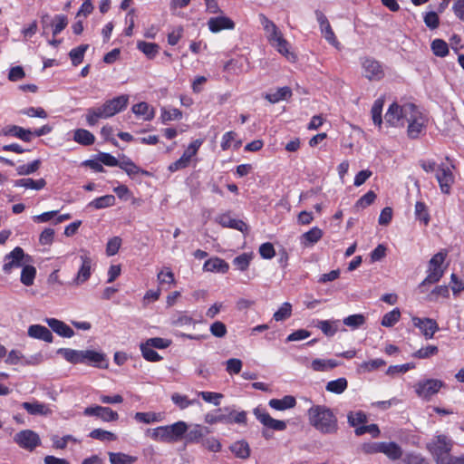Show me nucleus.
<instances>
[{
  "label": "nucleus",
  "instance_id": "nucleus-13",
  "mask_svg": "<svg viewBox=\"0 0 464 464\" xmlns=\"http://www.w3.org/2000/svg\"><path fill=\"white\" fill-rule=\"evenodd\" d=\"M436 179L442 193L450 194L451 186L454 183V175L449 166L440 164L437 167Z\"/></svg>",
  "mask_w": 464,
  "mask_h": 464
},
{
  "label": "nucleus",
  "instance_id": "nucleus-5",
  "mask_svg": "<svg viewBox=\"0 0 464 464\" xmlns=\"http://www.w3.org/2000/svg\"><path fill=\"white\" fill-rule=\"evenodd\" d=\"M412 105L413 103L410 102L403 105L393 102L385 113V122L392 127H404L407 121L406 118L410 117L412 111Z\"/></svg>",
  "mask_w": 464,
  "mask_h": 464
},
{
  "label": "nucleus",
  "instance_id": "nucleus-29",
  "mask_svg": "<svg viewBox=\"0 0 464 464\" xmlns=\"http://www.w3.org/2000/svg\"><path fill=\"white\" fill-rule=\"evenodd\" d=\"M258 19L260 24L263 26V29L266 33L267 40H272L275 36L281 33L276 24L268 19L264 14H258Z\"/></svg>",
  "mask_w": 464,
  "mask_h": 464
},
{
  "label": "nucleus",
  "instance_id": "nucleus-22",
  "mask_svg": "<svg viewBox=\"0 0 464 464\" xmlns=\"http://www.w3.org/2000/svg\"><path fill=\"white\" fill-rule=\"evenodd\" d=\"M48 326L62 337L71 338L74 335L73 330L63 321L55 318H46Z\"/></svg>",
  "mask_w": 464,
  "mask_h": 464
},
{
  "label": "nucleus",
  "instance_id": "nucleus-31",
  "mask_svg": "<svg viewBox=\"0 0 464 464\" xmlns=\"http://www.w3.org/2000/svg\"><path fill=\"white\" fill-rule=\"evenodd\" d=\"M232 414H223L221 413V409L217 410L215 412H208L205 415L204 420L208 424H215L218 422H223L227 424L232 423Z\"/></svg>",
  "mask_w": 464,
  "mask_h": 464
},
{
  "label": "nucleus",
  "instance_id": "nucleus-55",
  "mask_svg": "<svg viewBox=\"0 0 464 464\" xmlns=\"http://www.w3.org/2000/svg\"><path fill=\"white\" fill-rule=\"evenodd\" d=\"M41 161L35 160L29 164H24L16 168L17 174L20 176H26L34 173L39 169Z\"/></svg>",
  "mask_w": 464,
  "mask_h": 464
},
{
  "label": "nucleus",
  "instance_id": "nucleus-11",
  "mask_svg": "<svg viewBox=\"0 0 464 464\" xmlns=\"http://www.w3.org/2000/svg\"><path fill=\"white\" fill-rule=\"evenodd\" d=\"M14 440L21 448L29 451L34 450L41 443L39 435L31 430H24L17 432L14 437Z\"/></svg>",
  "mask_w": 464,
  "mask_h": 464
},
{
  "label": "nucleus",
  "instance_id": "nucleus-7",
  "mask_svg": "<svg viewBox=\"0 0 464 464\" xmlns=\"http://www.w3.org/2000/svg\"><path fill=\"white\" fill-rule=\"evenodd\" d=\"M410 117L406 118L408 124V136L416 139L425 130L428 119L416 105H412V111Z\"/></svg>",
  "mask_w": 464,
  "mask_h": 464
},
{
  "label": "nucleus",
  "instance_id": "nucleus-26",
  "mask_svg": "<svg viewBox=\"0 0 464 464\" xmlns=\"http://www.w3.org/2000/svg\"><path fill=\"white\" fill-rule=\"evenodd\" d=\"M4 135H9L16 137L25 142H29L32 140L33 132L29 129H24L16 125L7 126L3 130Z\"/></svg>",
  "mask_w": 464,
  "mask_h": 464
},
{
  "label": "nucleus",
  "instance_id": "nucleus-6",
  "mask_svg": "<svg viewBox=\"0 0 464 464\" xmlns=\"http://www.w3.org/2000/svg\"><path fill=\"white\" fill-rule=\"evenodd\" d=\"M31 261L32 257L26 255L22 247L16 246L5 256L3 271L5 274L10 275L14 269L23 268Z\"/></svg>",
  "mask_w": 464,
  "mask_h": 464
},
{
  "label": "nucleus",
  "instance_id": "nucleus-60",
  "mask_svg": "<svg viewBox=\"0 0 464 464\" xmlns=\"http://www.w3.org/2000/svg\"><path fill=\"white\" fill-rule=\"evenodd\" d=\"M383 107V100L377 99L372 107V117L374 124L381 126L382 122V111Z\"/></svg>",
  "mask_w": 464,
  "mask_h": 464
},
{
  "label": "nucleus",
  "instance_id": "nucleus-25",
  "mask_svg": "<svg viewBox=\"0 0 464 464\" xmlns=\"http://www.w3.org/2000/svg\"><path fill=\"white\" fill-rule=\"evenodd\" d=\"M292 90L287 86H284L273 92L266 93L264 95V98L267 100L270 103L275 104L282 101H287L292 97Z\"/></svg>",
  "mask_w": 464,
  "mask_h": 464
},
{
  "label": "nucleus",
  "instance_id": "nucleus-62",
  "mask_svg": "<svg viewBox=\"0 0 464 464\" xmlns=\"http://www.w3.org/2000/svg\"><path fill=\"white\" fill-rule=\"evenodd\" d=\"M348 423L353 427H360L359 425L364 424L367 421V417L362 411H352L347 416Z\"/></svg>",
  "mask_w": 464,
  "mask_h": 464
},
{
  "label": "nucleus",
  "instance_id": "nucleus-53",
  "mask_svg": "<svg viewBox=\"0 0 464 464\" xmlns=\"http://www.w3.org/2000/svg\"><path fill=\"white\" fill-rule=\"evenodd\" d=\"M430 47L436 56L444 57L449 53L448 44L441 39L433 40Z\"/></svg>",
  "mask_w": 464,
  "mask_h": 464
},
{
  "label": "nucleus",
  "instance_id": "nucleus-9",
  "mask_svg": "<svg viewBox=\"0 0 464 464\" xmlns=\"http://www.w3.org/2000/svg\"><path fill=\"white\" fill-rule=\"evenodd\" d=\"M362 75L369 81H381L385 73L382 63L372 57L361 58Z\"/></svg>",
  "mask_w": 464,
  "mask_h": 464
},
{
  "label": "nucleus",
  "instance_id": "nucleus-10",
  "mask_svg": "<svg viewBox=\"0 0 464 464\" xmlns=\"http://www.w3.org/2000/svg\"><path fill=\"white\" fill-rule=\"evenodd\" d=\"M202 142V140H195L194 141H192L185 150L182 156L178 160L174 161L169 166V170L171 172H175L179 169L187 168L189 165L192 157H194L197 154Z\"/></svg>",
  "mask_w": 464,
  "mask_h": 464
},
{
  "label": "nucleus",
  "instance_id": "nucleus-35",
  "mask_svg": "<svg viewBox=\"0 0 464 464\" xmlns=\"http://www.w3.org/2000/svg\"><path fill=\"white\" fill-rule=\"evenodd\" d=\"M131 110L136 116H142L144 121H151L155 116L154 109L144 102L134 104Z\"/></svg>",
  "mask_w": 464,
  "mask_h": 464
},
{
  "label": "nucleus",
  "instance_id": "nucleus-61",
  "mask_svg": "<svg viewBox=\"0 0 464 464\" xmlns=\"http://www.w3.org/2000/svg\"><path fill=\"white\" fill-rule=\"evenodd\" d=\"M171 401L181 410H184L196 403L195 400H189L186 395H182L177 392L172 394Z\"/></svg>",
  "mask_w": 464,
  "mask_h": 464
},
{
  "label": "nucleus",
  "instance_id": "nucleus-43",
  "mask_svg": "<svg viewBox=\"0 0 464 464\" xmlns=\"http://www.w3.org/2000/svg\"><path fill=\"white\" fill-rule=\"evenodd\" d=\"M119 168L124 170L129 176H134L139 173L149 175L148 171L140 169L132 160L128 158H124L120 161Z\"/></svg>",
  "mask_w": 464,
  "mask_h": 464
},
{
  "label": "nucleus",
  "instance_id": "nucleus-36",
  "mask_svg": "<svg viewBox=\"0 0 464 464\" xmlns=\"http://www.w3.org/2000/svg\"><path fill=\"white\" fill-rule=\"evenodd\" d=\"M339 320H322L318 321L316 327L319 328L326 336H334L339 330Z\"/></svg>",
  "mask_w": 464,
  "mask_h": 464
},
{
  "label": "nucleus",
  "instance_id": "nucleus-28",
  "mask_svg": "<svg viewBox=\"0 0 464 464\" xmlns=\"http://www.w3.org/2000/svg\"><path fill=\"white\" fill-rule=\"evenodd\" d=\"M22 407L31 415H43L46 416L52 413L50 408L39 401L23 402Z\"/></svg>",
  "mask_w": 464,
  "mask_h": 464
},
{
  "label": "nucleus",
  "instance_id": "nucleus-16",
  "mask_svg": "<svg viewBox=\"0 0 464 464\" xmlns=\"http://www.w3.org/2000/svg\"><path fill=\"white\" fill-rule=\"evenodd\" d=\"M129 102V96L126 94L120 95L111 100L106 101L102 105L108 117H112L118 112L123 111Z\"/></svg>",
  "mask_w": 464,
  "mask_h": 464
},
{
  "label": "nucleus",
  "instance_id": "nucleus-23",
  "mask_svg": "<svg viewBox=\"0 0 464 464\" xmlns=\"http://www.w3.org/2000/svg\"><path fill=\"white\" fill-rule=\"evenodd\" d=\"M28 335L34 339H39L42 341H44L46 343H52L53 342V334L51 331L41 324H33L30 325L28 328Z\"/></svg>",
  "mask_w": 464,
  "mask_h": 464
},
{
  "label": "nucleus",
  "instance_id": "nucleus-12",
  "mask_svg": "<svg viewBox=\"0 0 464 464\" xmlns=\"http://www.w3.org/2000/svg\"><path fill=\"white\" fill-rule=\"evenodd\" d=\"M444 385L443 382L437 379H428L415 384V392L422 399H430L436 394Z\"/></svg>",
  "mask_w": 464,
  "mask_h": 464
},
{
  "label": "nucleus",
  "instance_id": "nucleus-38",
  "mask_svg": "<svg viewBox=\"0 0 464 464\" xmlns=\"http://www.w3.org/2000/svg\"><path fill=\"white\" fill-rule=\"evenodd\" d=\"M382 453L392 460H397L402 456L401 448L395 442H382Z\"/></svg>",
  "mask_w": 464,
  "mask_h": 464
},
{
  "label": "nucleus",
  "instance_id": "nucleus-4",
  "mask_svg": "<svg viewBox=\"0 0 464 464\" xmlns=\"http://www.w3.org/2000/svg\"><path fill=\"white\" fill-rule=\"evenodd\" d=\"M452 440L445 435L435 436L428 444L427 449L433 456L437 464H446L451 456Z\"/></svg>",
  "mask_w": 464,
  "mask_h": 464
},
{
  "label": "nucleus",
  "instance_id": "nucleus-37",
  "mask_svg": "<svg viewBox=\"0 0 464 464\" xmlns=\"http://www.w3.org/2000/svg\"><path fill=\"white\" fill-rule=\"evenodd\" d=\"M14 185V187H23L25 188L40 190L45 187L46 181L44 179H39L34 180L30 178H25L15 180Z\"/></svg>",
  "mask_w": 464,
  "mask_h": 464
},
{
  "label": "nucleus",
  "instance_id": "nucleus-14",
  "mask_svg": "<svg viewBox=\"0 0 464 464\" xmlns=\"http://www.w3.org/2000/svg\"><path fill=\"white\" fill-rule=\"evenodd\" d=\"M412 323L415 327L420 329L427 340L431 339L435 333L439 331L437 322L431 318L413 317Z\"/></svg>",
  "mask_w": 464,
  "mask_h": 464
},
{
  "label": "nucleus",
  "instance_id": "nucleus-50",
  "mask_svg": "<svg viewBox=\"0 0 464 464\" xmlns=\"http://www.w3.org/2000/svg\"><path fill=\"white\" fill-rule=\"evenodd\" d=\"M140 349L143 358L148 362H155L162 359V357L156 351L153 350V347H151L146 343H140Z\"/></svg>",
  "mask_w": 464,
  "mask_h": 464
},
{
  "label": "nucleus",
  "instance_id": "nucleus-58",
  "mask_svg": "<svg viewBox=\"0 0 464 464\" xmlns=\"http://www.w3.org/2000/svg\"><path fill=\"white\" fill-rule=\"evenodd\" d=\"M90 437L102 441H113L117 439V436L114 433L102 429H95L92 430Z\"/></svg>",
  "mask_w": 464,
  "mask_h": 464
},
{
  "label": "nucleus",
  "instance_id": "nucleus-49",
  "mask_svg": "<svg viewBox=\"0 0 464 464\" xmlns=\"http://www.w3.org/2000/svg\"><path fill=\"white\" fill-rule=\"evenodd\" d=\"M58 353L62 354L63 358L73 364L81 363V351L79 350H73L70 348H61L57 352Z\"/></svg>",
  "mask_w": 464,
  "mask_h": 464
},
{
  "label": "nucleus",
  "instance_id": "nucleus-21",
  "mask_svg": "<svg viewBox=\"0 0 464 464\" xmlns=\"http://www.w3.org/2000/svg\"><path fill=\"white\" fill-rule=\"evenodd\" d=\"M81 363L91 364L95 367H101L102 362L106 361L105 354L93 350L81 351Z\"/></svg>",
  "mask_w": 464,
  "mask_h": 464
},
{
  "label": "nucleus",
  "instance_id": "nucleus-33",
  "mask_svg": "<svg viewBox=\"0 0 464 464\" xmlns=\"http://www.w3.org/2000/svg\"><path fill=\"white\" fill-rule=\"evenodd\" d=\"M269 406L277 411H285L295 406L296 401L295 397L286 395L283 399H272L268 402Z\"/></svg>",
  "mask_w": 464,
  "mask_h": 464
},
{
  "label": "nucleus",
  "instance_id": "nucleus-47",
  "mask_svg": "<svg viewBox=\"0 0 464 464\" xmlns=\"http://www.w3.org/2000/svg\"><path fill=\"white\" fill-rule=\"evenodd\" d=\"M366 322V318L362 314H355L345 317L343 323L345 326L352 330H356L362 326Z\"/></svg>",
  "mask_w": 464,
  "mask_h": 464
},
{
  "label": "nucleus",
  "instance_id": "nucleus-56",
  "mask_svg": "<svg viewBox=\"0 0 464 464\" xmlns=\"http://www.w3.org/2000/svg\"><path fill=\"white\" fill-rule=\"evenodd\" d=\"M292 314V304L288 302L284 303L274 314L273 318L276 322L285 321Z\"/></svg>",
  "mask_w": 464,
  "mask_h": 464
},
{
  "label": "nucleus",
  "instance_id": "nucleus-57",
  "mask_svg": "<svg viewBox=\"0 0 464 464\" xmlns=\"http://www.w3.org/2000/svg\"><path fill=\"white\" fill-rule=\"evenodd\" d=\"M182 118V112L176 108L172 109H161L160 119L163 123H166L170 121H176Z\"/></svg>",
  "mask_w": 464,
  "mask_h": 464
},
{
  "label": "nucleus",
  "instance_id": "nucleus-19",
  "mask_svg": "<svg viewBox=\"0 0 464 464\" xmlns=\"http://www.w3.org/2000/svg\"><path fill=\"white\" fill-rule=\"evenodd\" d=\"M208 428L203 427L199 424H194L190 430L188 429L184 435L186 444L199 443L204 439L205 434L208 433Z\"/></svg>",
  "mask_w": 464,
  "mask_h": 464
},
{
  "label": "nucleus",
  "instance_id": "nucleus-63",
  "mask_svg": "<svg viewBox=\"0 0 464 464\" xmlns=\"http://www.w3.org/2000/svg\"><path fill=\"white\" fill-rule=\"evenodd\" d=\"M198 395L201 397L206 402L219 406L220 400L223 398V394L213 392H198Z\"/></svg>",
  "mask_w": 464,
  "mask_h": 464
},
{
  "label": "nucleus",
  "instance_id": "nucleus-54",
  "mask_svg": "<svg viewBox=\"0 0 464 464\" xmlns=\"http://www.w3.org/2000/svg\"><path fill=\"white\" fill-rule=\"evenodd\" d=\"M400 318L401 311L398 308H395L383 315L381 324L384 327H392L399 322Z\"/></svg>",
  "mask_w": 464,
  "mask_h": 464
},
{
  "label": "nucleus",
  "instance_id": "nucleus-30",
  "mask_svg": "<svg viewBox=\"0 0 464 464\" xmlns=\"http://www.w3.org/2000/svg\"><path fill=\"white\" fill-rule=\"evenodd\" d=\"M164 413L163 412H153V411H148V412H136L134 415V419L138 422L145 423V424H151L155 422H160L164 420Z\"/></svg>",
  "mask_w": 464,
  "mask_h": 464
},
{
  "label": "nucleus",
  "instance_id": "nucleus-18",
  "mask_svg": "<svg viewBox=\"0 0 464 464\" xmlns=\"http://www.w3.org/2000/svg\"><path fill=\"white\" fill-rule=\"evenodd\" d=\"M216 221L224 227L234 228L241 232H245L248 228L243 220L233 218L229 213L218 216Z\"/></svg>",
  "mask_w": 464,
  "mask_h": 464
},
{
  "label": "nucleus",
  "instance_id": "nucleus-51",
  "mask_svg": "<svg viewBox=\"0 0 464 464\" xmlns=\"http://www.w3.org/2000/svg\"><path fill=\"white\" fill-rule=\"evenodd\" d=\"M88 47V44H82L70 51L69 56L72 60V65L77 66L82 62L84 53L87 51Z\"/></svg>",
  "mask_w": 464,
  "mask_h": 464
},
{
  "label": "nucleus",
  "instance_id": "nucleus-27",
  "mask_svg": "<svg viewBox=\"0 0 464 464\" xmlns=\"http://www.w3.org/2000/svg\"><path fill=\"white\" fill-rule=\"evenodd\" d=\"M229 265L219 257H213L207 260L203 266V270L207 272H215L225 274L228 271Z\"/></svg>",
  "mask_w": 464,
  "mask_h": 464
},
{
  "label": "nucleus",
  "instance_id": "nucleus-39",
  "mask_svg": "<svg viewBox=\"0 0 464 464\" xmlns=\"http://www.w3.org/2000/svg\"><path fill=\"white\" fill-rule=\"evenodd\" d=\"M229 449L239 459H246L250 456V448L246 440H237Z\"/></svg>",
  "mask_w": 464,
  "mask_h": 464
},
{
  "label": "nucleus",
  "instance_id": "nucleus-48",
  "mask_svg": "<svg viewBox=\"0 0 464 464\" xmlns=\"http://www.w3.org/2000/svg\"><path fill=\"white\" fill-rule=\"evenodd\" d=\"M347 385V380L343 377H341L336 380L328 382L325 389L327 392L341 394L346 390Z\"/></svg>",
  "mask_w": 464,
  "mask_h": 464
},
{
  "label": "nucleus",
  "instance_id": "nucleus-24",
  "mask_svg": "<svg viewBox=\"0 0 464 464\" xmlns=\"http://www.w3.org/2000/svg\"><path fill=\"white\" fill-rule=\"evenodd\" d=\"M268 42L278 53L285 56L288 60L295 58L294 54L289 51V44L284 38L282 32Z\"/></svg>",
  "mask_w": 464,
  "mask_h": 464
},
{
  "label": "nucleus",
  "instance_id": "nucleus-8",
  "mask_svg": "<svg viewBox=\"0 0 464 464\" xmlns=\"http://www.w3.org/2000/svg\"><path fill=\"white\" fill-rule=\"evenodd\" d=\"M79 257L82 264L75 277L72 279L71 283L72 285L75 286H79L90 279L93 266V260L90 256V253L87 252L86 250H81Z\"/></svg>",
  "mask_w": 464,
  "mask_h": 464
},
{
  "label": "nucleus",
  "instance_id": "nucleus-42",
  "mask_svg": "<svg viewBox=\"0 0 464 464\" xmlns=\"http://www.w3.org/2000/svg\"><path fill=\"white\" fill-rule=\"evenodd\" d=\"M323 237V231L317 227H314L309 231L303 234V244L305 246H313L317 243Z\"/></svg>",
  "mask_w": 464,
  "mask_h": 464
},
{
  "label": "nucleus",
  "instance_id": "nucleus-34",
  "mask_svg": "<svg viewBox=\"0 0 464 464\" xmlns=\"http://www.w3.org/2000/svg\"><path fill=\"white\" fill-rule=\"evenodd\" d=\"M85 117L86 121L90 126H94L100 119L109 118L106 111H104L103 105L88 109Z\"/></svg>",
  "mask_w": 464,
  "mask_h": 464
},
{
  "label": "nucleus",
  "instance_id": "nucleus-32",
  "mask_svg": "<svg viewBox=\"0 0 464 464\" xmlns=\"http://www.w3.org/2000/svg\"><path fill=\"white\" fill-rule=\"evenodd\" d=\"M341 363L333 359H314L311 362V368L314 372H328Z\"/></svg>",
  "mask_w": 464,
  "mask_h": 464
},
{
  "label": "nucleus",
  "instance_id": "nucleus-46",
  "mask_svg": "<svg viewBox=\"0 0 464 464\" xmlns=\"http://www.w3.org/2000/svg\"><path fill=\"white\" fill-rule=\"evenodd\" d=\"M137 48L149 59H153L159 53L160 46L155 43L138 42Z\"/></svg>",
  "mask_w": 464,
  "mask_h": 464
},
{
  "label": "nucleus",
  "instance_id": "nucleus-1",
  "mask_svg": "<svg viewBox=\"0 0 464 464\" xmlns=\"http://www.w3.org/2000/svg\"><path fill=\"white\" fill-rule=\"evenodd\" d=\"M311 426L324 435L335 434L338 430L337 418L331 409L324 405H314L307 411Z\"/></svg>",
  "mask_w": 464,
  "mask_h": 464
},
{
  "label": "nucleus",
  "instance_id": "nucleus-40",
  "mask_svg": "<svg viewBox=\"0 0 464 464\" xmlns=\"http://www.w3.org/2000/svg\"><path fill=\"white\" fill-rule=\"evenodd\" d=\"M73 140L81 145L89 146L93 144L95 137L92 132L85 129H77L74 131Z\"/></svg>",
  "mask_w": 464,
  "mask_h": 464
},
{
  "label": "nucleus",
  "instance_id": "nucleus-41",
  "mask_svg": "<svg viewBox=\"0 0 464 464\" xmlns=\"http://www.w3.org/2000/svg\"><path fill=\"white\" fill-rule=\"evenodd\" d=\"M108 455L111 464H133L137 461V457L122 452H109Z\"/></svg>",
  "mask_w": 464,
  "mask_h": 464
},
{
  "label": "nucleus",
  "instance_id": "nucleus-52",
  "mask_svg": "<svg viewBox=\"0 0 464 464\" xmlns=\"http://www.w3.org/2000/svg\"><path fill=\"white\" fill-rule=\"evenodd\" d=\"M386 364V362L382 359H374L367 362H363L359 366V371L362 372H370L379 369Z\"/></svg>",
  "mask_w": 464,
  "mask_h": 464
},
{
  "label": "nucleus",
  "instance_id": "nucleus-44",
  "mask_svg": "<svg viewBox=\"0 0 464 464\" xmlns=\"http://www.w3.org/2000/svg\"><path fill=\"white\" fill-rule=\"evenodd\" d=\"M36 276V269L31 266L30 263L24 266L21 272V283L26 286H30L34 284Z\"/></svg>",
  "mask_w": 464,
  "mask_h": 464
},
{
  "label": "nucleus",
  "instance_id": "nucleus-2",
  "mask_svg": "<svg viewBox=\"0 0 464 464\" xmlns=\"http://www.w3.org/2000/svg\"><path fill=\"white\" fill-rule=\"evenodd\" d=\"M188 425L183 420L177 421L170 425L159 426L154 429H148L146 434L153 440L173 443L183 439Z\"/></svg>",
  "mask_w": 464,
  "mask_h": 464
},
{
  "label": "nucleus",
  "instance_id": "nucleus-45",
  "mask_svg": "<svg viewBox=\"0 0 464 464\" xmlns=\"http://www.w3.org/2000/svg\"><path fill=\"white\" fill-rule=\"evenodd\" d=\"M115 204V197L113 195H105L97 198L88 204V207L95 209H102L108 207H111Z\"/></svg>",
  "mask_w": 464,
  "mask_h": 464
},
{
  "label": "nucleus",
  "instance_id": "nucleus-17",
  "mask_svg": "<svg viewBox=\"0 0 464 464\" xmlns=\"http://www.w3.org/2000/svg\"><path fill=\"white\" fill-rule=\"evenodd\" d=\"M84 414L87 416H96L103 421H114L119 418V414L109 407L94 406L87 407L84 410Z\"/></svg>",
  "mask_w": 464,
  "mask_h": 464
},
{
  "label": "nucleus",
  "instance_id": "nucleus-64",
  "mask_svg": "<svg viewBox=\"0 0 464 464\" xmlns=\"http://www.w3.org/2000/svg\"><path fill=\"white\" fill-rule=\"evenodd\" d=\"M402 464H430L425 458L418 453H409L402 459Z\"/></svg>",
  "mask_w": 464,
  "mask_h": 464
},
{
  "label": "nucleus",
  "instance_id": "nucleus-59",
  "mask_svg": "<svg viewBox=\"0 0 464 464\" xmlns=\"http://www.w3.org/2000/svg\"><path fill=\"white\" fill-rule=\"evenodd\" d=\"M439 352V349L435 345H428L426 347H422L413 353L412 356L418 359H427L433 355H436Z\"/></svg>",
  "mask_w": 464,
  "mask_h": 464
},
{
  "label": "nucleus",
  "instance_id": "nucleus-15",
  "mask_svg": "<svg viewBox=\"0 0 464 464\" xmlns=\"http://www.w3.org/2000/svg\"><path fill=\"white\" fill-rule=\"evenodd\" d=\"M256 418L266 427L275 430H284L286 429V423L283 420L273 419L265 410L256 408L254 410Z\"/></svg>",
  "mask_w": 464,
  "mask_h": 464
},
{
  "label": "nucleus",
  "instance_id": "nucleus-3",
  "mask_svg": "<svg viewBox=\"0 0 464 464\" xmlns=\"http://www.w3.org/2000/svg\"><path fill=\"white\" fill-rule=\"evenodd\" d=\"M447 256L444 251L438 252L429 261L427 276L419 285V289L425 292V287L429 285L435 284L443 276L445 268L442 266Z\"/></svg>",
  "mask_w": 464,
  "mask_h": 464
},
{
  "label": "nucleus",
  "instance_id": "nucleus-20",
  "mask_svg": "<svg viewBox=\"0 0 464 464\" xmlns=\"http://www.w3.org/2000/svg\"><path fill=\"white\" fill-rule=\"evenodd\" d=\"M208 25L212 33H218L221 30H232L235 28V23L230 18L223 15L211 17L208 22Z\"/></svg>",
  "mask_w": 464,
  "mask_h": 464
}]
</instances>
